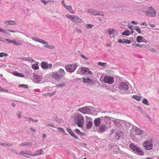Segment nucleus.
<instances>
[{"mask_svg":"<svg viewBox=\"0 0 159 159\" xmlns=\"http://www.w3.org/2000/svg\"><path fill=\"white\" fill-rule=\"evenodd\" d=\"M65 72L62 69H60L57 71L53 72L51 75L56 80L59 81L65 75Z\"/></svg>","mask_w":159,"mask_h":159,"instance_id":"1","label":"nucleus"},{"mask_svg":"<svg viewBox=\"0 0 159 159\" xmlns=\"http://www.w3.org/2000/svg\"><path fill=\"white\" fill-rule=\"evenodd\" d=\"M155 143L154 139L150 138L143 143H142V146L144 149L147 150H150L152 149L153 145Z\"/></svg>","mask_w":159,"mask_h":159,"instance_id":"2","label":"nucleus"},{"mask_svg":"<svg viewBox=\"0 0 159 159\" xmlns=\"http://www.w3.org/2000/svg\"><path fill=\"white\" fill-rule=\"evenodd\" d=\"M129 84L128 83L122 82L120 83L118 86L117 89L120 93H126L129 88Z\"/></svg>","mask_w":159,"mask_h":159,"instance_id":"3","label":"nucleus"},{"mask_svg":"<svg viewBox=\"0 0 159 159\" xmlns=\"http://www.w3.org/2000/svg\"><path fill=\"white\" fill-rule=\"evenodd\" d=\"M129 147L135 153L138 154L140 155H143V152L138 147L134 145L133 143H131L130 144Z\"/></svg>","mask_w":159,"mask_h":159,"instance_id":"4","label":"nucleus"},{"mask_svg":"<svg viewBox=\"0 0 159 159\" xmlns=\"http://www.w3.org/2000/svg\"><path fill=\"white\" fill-rule=\"evenodd\" d=\"M76 123L78 126L82 127L84 122V117L81 114H79L75 118Z\"/></svg>","mask_w":159,"mask_h":159,"instance_id":"5","label":"nucleus"},{"mask_svg":"<svg viewBox=\"0 0 159 159\" xmlns=\"http://www.w3.org/2000/svg\"><path fill=\"white\" fill-rule=\"evenodd\" d=\"M156 11L152 7H150L146 13V15L148 16L154 17L156 16Z\"/></svg>","mask_w":159,"mask_h":159,"instance_id":"6","label":"nucleus"},{"mask_svg":"<svg viewBox=\"0 0 159 159\" xmlns=\"http://www.w3.org/2000/svg\"><path fill=\"white\" fill-rule=\"evenodd\" d=\"M77 67L76 63L68 65L66 66L65 68L66 70L69 72H72L74 71Z\"/></svg>","mask_w":159,"mask_h":159,"instance_id":"7","label":"nucleus"},{"mask_svg":"<svg viewBox=\"0 0 159 159\" xmlns=\"http://www.w3.org/2000/svg\"><path fill=\"white\" fill-rule=\"evenodd\" d=\"M41 67L43 69H51L52 66V64L51 63H48L47 62L42 61L41 63Z\"/></svg>","mask_w":159,"mask_h":159,"instance_id":"8","label":"nucleus"},{"mask_svg":"<svg viewBox=\"0 0 159 159\" xmlns=\"http://www.w3.org/2000/svg\"><path fill=\"white\" fill-rule=\"evenodd\" d=\"M133 129L134 130V132L137 135H145L146 134L145 131L141 130L137 127H134Z\"/></svg>","mask_w":159,"mask_h":159,"instance_id":"9","label":"nucleus"},{"mask_svg":"<svg viewBox=\"0 0 159 159\" xmlns=\"http://www.w3.org/2000/svg\"><path fill=\"white\" fill-rule=\"evenodd\" d=\"M103 81L105 83L109 84H111L114 82V80L113 78L112 77L105 76L104 77Z\"/></svg>","mask_w":159,"mask_h":159,"instance_id":"10","label":"nucleus"},{"mask_svg":"<svg viewBox=\"0 0 159 159\" xmlns=\"http://www.w3.org/2000/svg\"><path fill=\"white\" fill-rule=\"evenodd\" d=\"M33 76L34 77V82L39 83L41 81L43 78V77L41 75H36L35 73H34Z\"/></svg>","mask_w":159,"mask_h":159,"instance_id":"11","label":"nucleus"},{"mask_svg":"<svg viewBox=\"0 0 159 159\" xmlns=\"http://www.w3.org/2000/svg\"><path fill=\"white\" fill-rule=\"evenodd\" d=\"M103 118L102 117H101V118L100 117H98L97 118L95 119L94 120V122L95 125L97 127H99L100 126L102 121L101 120H102V118Z\"/></svg>","mask_w":159,"mask_h":159,"instance_id":"12","label":"nucleus"},{"mask_svg":"<svg viewBox=\"0 0 159 159\" xmlns=\"http://www.w3.org/2000/svg\"><path fill=\"white\" fill-rule=\"evenodd\" d=\"M88 12L91 15L94 16L100 15L99 13L97 10H93L92 9H89L88 10Z\"/></svg>","mask_w":159,"mask_h":159,"instance_id":"13","label":"nucleus"},{"mask_svg":"<svg viewBox=\"0 0 159 159\" xmlns=\"http://www.w3.org/2000/svg\"><path fill=\"white\" fill-rule=\"evenodd\" d=\"M112 121L114 123L115 125L118 127H120L122 123H123L122 120L115 118H114L112 120Z\"/></svg>","mask_w":159,"mask_h":159,"instance_id":"14","label":"nucleus"},{"mask_svg":"<svg viewBox=\"0 0 159 159\" xmlns=\"http://www.w3.org/2000/svg\"><path fill=\"white\" fill-rule=\"evenodd\" d=\"M108 32L111 38H114L117 33L116 30L111 29H109Z\"/></svg>","mask_w":159,"mask_h":159,"instance_id":"15","label":"nucleus"},{"mask_svg":"<svg viewBox=\"0 0 159 159\" xmlns=\"http://www.w3.org/2000/svg\"><path fill=\"white\" fill-rule=\"evenodd\" d=\"M106 124L103 123V122H102V124L99 127L98 131L99 132H104L106 128Z\"/></svg>","mask_w":159,"mask_h":159,"instance_id":"16","label":"nucleus"},{"mask_svg":"<svg viewBox=\"0 0 159 159\" xmlns=\"http://www.w3.org/2000/svg\"><path fill=\"white\" fill-rule=\"evenodd\" d=\"M66 130L71 136L74 137L77 139H78V137L75 136L73 131L70 129V128L67 127Z\"/></svg>","mask_w":159,"mask_h":159,"instance_id":"17","label":"nucleus"},{"mask_svg":"<svg viewBox=\"0 0 159 159\" xmlns=\"http://www.w3.org/2000/svg\"><path fill=\"white\" fill-rule=\"evenodd\" d=\"M65 8L70 13L73 14L75 13V12L73 11L71 6H66Z\"/></svg>","mask_w":159,"mask_h":159,"instance_id":"18","label":"nucleus"},{"mask_svg":"<svg viewBox=\"0 0 159 159\" xmlns=\"http://www.w3.org/2000/svg\"><path fill=\"white\" fill-rule=\"evenodd\" d=\"M82 20L79 17L77 16H74V19L73 20V22L76 23H81L82 22Z\"/></svg>","mask_w":159,"mask_h":159,"instance_id":"19","label":"nucleus"},{"mask_svg":"<svg viewBox=\"0 0 159 159\" xmlns=\"http://www.w3.org/2000/svg\"><path fill=\"white\" fill-rule=\"evenodd\" d=\"M83 113L89 114L91 112V110L88 107H83Z\"/></svg>","mask_w":159,"mask_h":159,"instance_id":"20","label":"nucleus"},{"mask_svg":"<svg viewBox=\"0 0 159 159\" xmlns=\"http://www.w3.org/2000/svg\"><path fill=\"white\" fill-rule=\"evenodd\" d=\"M32 145V143H31L29 142H24L22 143H20V147H21V146L25 147V146H31Z\"/></svg>","mask_w":159,"mask_h":159,"instance_id":"21","label":"nucleus"},{"mask_svg":"<svg viewBox=\"0 0 159 159\" xmlns=\"http://www.w3.org/2000/svg\"><path fill=\"white\" fill-rule=\"evenodd\" d=\"M4 23L7 25H15V22L14 21L9 20L5 21Z\"/></svg>","mask_w":159,"mask_h":159,"instance_id":"22","label":"nucleus"},{"mask_svg":"<svg viewBox=\"0 0 159 159\" xmlns=\"http://www.w3.org/2000/svg\"><path fill=\"white\" fill-rule=\"evenodd\" d=\"M83 82L84 83L87 82H89L93 80L89 79V78H88L87 77H83Z\"/></svg>","mask_w":159,"mask_h":159,"instance_id":"23","label":"nucleus"},{"mask_svg":"<svg viewBox=\"0 0 159 159\" xmlns=\"http://www.w3.org/2000/svg\"><path fill=\"white\" fill-rule=\"evenodd\" d=\"M81 74H84L85 73L87 72L89 70V69L84 67H82L81 68Z\"/></svg>","mask_w":159,"mask_h":159,"instance_id":"24","label":"nucleus"},{"mask_svg":"<svg viewBox=\"0 0 159 159\" xmlns=\"http://www.w3.org/2000/svg\"><path fill=\"white\" fill-rule=\"evenodd\" d=\"M13 74L14 75L18 76L21 77H24V75L23 74L18 73L16 71H15L13 72Z\"/></svg>","mask_w":159,"mask_h":159,"instance_id":"25","label":"nucleus"},{"mask_svg":"<svg viewBox=\"0 0 159 159\" xmlns=\"http://www.w3.org/2000/svg\"><path fill=\"white\" fill-rule=\"evenodd\" d=\"M93 124V123L92 121H87L86 122V125L87 129L90 128L92 126Z\"/></svg>","mask_w":159,"mask_h":159,"instance_id":"26","label":"nucleus"},{"mask_svg":"<svg viewBox=\"0 0 159 159\" xmlns=\"http://www.w3.org/2000/svg\"><path fill=\"white\" fill-rule=\"evenodd\" d=\"M0 32H1L2 33L4 34H7L8 35L10 36L11 35V34H9V32H8V30H6L3 29L1 28L0 27Z\"/></svg>","mask_w":159,"mask_h":159,"instance_id":"27","label":"nucleus"},{"mask_svg":"<svg viewBox=\"0 0 159 159\" xmlns=\"http://www.w3.org/2000/svg\"><path fill=\"white\" fill-rule=\"evenodd\" d=\"M133 98L137 101H139L141 100V96L134 95L133 96Z\"/></svg>","mask_w":159,"mask_h":159,"instance_id":"28","label":"nucleus"},{"mask_svg":"<svg viewBox=\"0 0 159 159\" xmlns=\"http://www.w3.org/2000/svg\"><path fill=\"white\" fill-rule=\"evenodd\" d=\"M130 34V32L129 30H125L122 33V35L129 36Z\"/></svg>","mask_w":159,"mask_h":159,"instance_id":"29","label":"nucleus"},{"mask_svg":"<svg viewBox=\"0 0 159 159\" xmlns=\"http://www.w3.org/2000/svg\"><path fill=\"white\" fill-rule=\"evenodd\" d=\"M43 152L42 149H40L35 154L33 155V156H36L40 155L42 154L43 153Z\"/></svg>","mask_w":159,"mask_h":159,"instance_id":"30","label":"nucleus"},{"mask_svg":"<svg viewBox=\"0 0 159 159\" xmlns=\"http://www.w3.org/2000/svg\"><path fill=\"white\" fill-rule=\"evenodd\" d=\"M66 85L65 83H63L61 84H57L55 86L56 88H63L64 86Z\"/></svg>","mask_w":159,"mask_h":159,"instance_id":"31","label":"nucleus"},{"mask_svg":"<svg viewBox=\"0 0 159 159\" xmlns=\"http://www.w3.org/2000/svg\"><path fill=\"white\" fill-rule=\"evenodd\" d=\"M109 117L107 116H105L103 117V120H104V121L103 122L102 121V123L103 122V123L106 124L105 123H107V122L109 121Z\"/></svg>","mask_w":159,"mask_h":159,"instance_id":"32","label":"nucleus"},{"mask_svg":"<svg viewBox=\"0 0 159 159\" xmlns=\"http://www.w3.org/2000/svg\"><path fill=\"white\" fill-rule=\"evenodd\" d=\"M143 39V37L141 36H138L136 38V41L138 43H140L141 42Z\"/></svg>","mask_w":159,"mask_h":159,"instance_id":"33","label":"nucleus"},{"mask_svg":"<svg viewBox=\"0 0 159 159\" xmlns=\"http://www.w3.org/2000/svg\"><path fill=\"white\" fill-rule=\"evenodd\" d=\"M32 68L34 70H36L39 69V67L37 64H34L32 66Z\"/></svg>","mask_w":159,"mask_h":159,"instance_id":"34","label":"nucleus"},{"mask_svg":"<svg viewBox=\"0 0 159 159\" xmlns=\"http://www.w3.org/2000/svg\"><path fill=\"white\" fill-rule=\"evenodd\" d=\"M66 16L67 18L70 19L73 21L74 19V16L69 14H67Z\"/></svg>","mask_w":159,"mask_h":159,"instance_id":"35","label":"nucleus"},{"mask_svg":"<svg viewBox=\"0 0 159 159\" xmlns=\"http://www.w3.org/2000/svg\"><path fill=\"white\" fill-rule=\"evenodd\" d=\"M38 42L44 44L45 45H47L48 44V43L47 42L40 39H39Z\"/></svg>","mask_w":159,"mask_h":159,"instance_id":"36","label":"nucleus"},{"mask_svg":"<svg viewBox=\"0 0 159 159\" xmlns=\"http://www.w3.org/2000/svg\"><path fill=\"white\" fill-rule=\"evenodd\" d=\"M26 120L27 121H31L33 122H37L38 121V120H34L33 118L31 117H26Z\"/></svg>","mask_w":159,"mask_h":159,"instance_id":"37","label":"nucleus"},{"mask_svg":"<svg viewBox=\"0 0 159 159\" xmlns=\"http://www.w3.org/2000/svg\"><path fill=\"white\" fill-rule=\"evenodd\" d=\"M98 65L101 66L103 67H104L106 66L107 63L105 62L102 63L101 62H99L98 63Z\"/></svg>","mask_w":159,"mask_h":159,"instance_id":"38","label":"nucleus"},{"mask_svg":"<svg viewBox=\"0 0 159 159\" xmlns=\"http://www.w3.org/2000/svg\"><path fill=\"white\" fill-rule=\"evenodd\" d=\"M8 55L7 53H4L3 52H0V57H7Z\"/></svg>","mask_w":159,"mask_h":159,"instance_id":"39","label":"nucleus"},{"mask_svg":"<svg viewBox=\"0 0 159 159\" xmlns=\"http://www.w3.org/2000/svg\"><path fill=\"white\" fill-rule=\"evenodd\" d=\"M19 88L23 87L24 88H26L27 89L28 88V85H25L24 84H20L18 85Z\"/></svg>","mask_w":159,"mask_h":159,"instance_id":"40","label":"nucleus"},{"mask_svg":"<svg viewBox=\"0 0 159 159\" xmlns=\"http://www.w3.org/2000/svg\"><path fill=\"white\" fill-rule=\"evenodd\" d=\"M0 145H2L3 146H11L12 145V144L10 143H0Z\"/></svg>","mask_w":159,"mask_h":159,"instance_id":"41","label":"nucleus"},{"mask_svg":"<svg viewBox=\"0 0 159 159\" xmlns=\"http://www.w3.org/2000/svg\"><path fill=\"white\" fill-rule=\"evenodd\" d=\"M142 102L143 104H144L147 105H149V103H148V101L147 100L146 98H144L143 99V100Z\"/></svg>","mask_w":159,"mask_h":159,"instance_id":"42","label":"nucleus"},{"mask_svg":"<svg viewBox=\"0 0 159 159\" xmlns=\"http://www.w3.org/2000/svg\"><path fill=\"white\" fill-rule=\"evenodd\" d=\"M135 30L137 31L139 33H141V31L140 29V28L138 26H136L134 27Z\"/></svg>","mask_w":159,"mask_h":159,"instance_id":"43","label":"nucleus"},{"mask_svg":"<svg viewBox=\"0 0 159 159\" xmlns=\"http://www.w3.org/2000/svg\"><path fill=\"white\" fill-rule=\"evenodd\" d=\"M46 125H49L50 126H52L53 128H57L56 125L53 123H47L46 124Z\"/></svg>","mask_w":159,"mask_h":159,"instance_id":"44","label":"nucleus"},{"mask_svg":"<svg viewBox=\"0 0 159 159\" xmlns=\"http://www.w3.org/2000/svg\"><path fill=\"white\" fill-rule=\"evenodd\" d=\"M31 39H32L33 40L37 42H38L39 39L37 38V37H32L31 38H30Z\"/></svg>","mask_w":159,"mask_h":159,"instance_id":"45","label":"nucleus"},{"mask_svg":"<svg viewBox=\"0 0 159 159\" xmlns=\"http://www.w3.org/2000/svg\"><path fill=\"white\" fill-rule=\"evenodd\" d=\"M75 132L77 134L80 135H83V133H82L80 132V131L77 129H75Z\"/></svg>","mask_w":159,"mask_h":159,"instance_id":"46","label":"nucleus"},{"mask_svg":"<svg viewBox=\"0 0 159 159\" xmlns=\"http://www.w3.org/2000/svg\"><path fill=\"white\" fill-rule=\"evenodd\" d=\"M56 92H53L52 93H47V95H48L49 97H51L53 95H54L55 94Z\"/></svg>","mask_w":159,"mask_h":159,"instance_id":"47","label":"nucleus"},{"mask_svg":"<svg viewBox=\"0 0 159 159\" xmlns=\"http://www.w3.org/2000/svg\"><path fill=\"white\" fill-rule=\"evenodd\" d=\"M40 1L44 4H47L49 2H50L51 0H49L48 1H45V0H40Z\"/></svg>","mask_w":159,"mask_h":159,"instance_id":"48","label":"nucleus"},{"mask_svg":"<svg viewBox=\"0 0 159 159\" xmlns=\"http://www.w3.org/2000/svg\"><path fill=\"white\" fill-rule=\"evenodd\" d=\"M124 40V43H127V44H129L130 43H131V41H130V40H128V39H123Z\"/></svg>","mask_w":159,"mask_h":159,"instance_id":"49","label":"nucleus"},{"mask_svg":"<svg viewBox=\"0 0 159 159\" xmlns=\"http://www.w3.org/2000/svg\"><path fill=\"white\" fill-rule=\"evenodd\" d=\"M136 46L137 47H139L140 48H142V47H145V44H141L137 43L136 44Z\"/></svg>","mask_w":159,"mask_h":159,"instance_id":"50","label":"nucleus"},{"mask_svg":"<svg viewBox=\"0 0 159 159\" xmlns=\"http://www.w3.org/2000/svg\"><path fill=\"white\" fill-rule=\"evenodd\" d=\"M25 154L28 155L30 156H33V155H32L29 152V151L27 150L25 151Z\"/></svg>","mask_w":159,"mask_h":159,"instance_id":"51","label":"nucleus"},{"mask_svg":"<svg viewBox=\"0 0 159 159\" xmlns=\"http://www.w3.org/2000/svg\"><path fill=\"white\" fill-rule=\"evenodd\" d=\"M27 61H29L30 62H33L34 60H33V59H32V58H31L28 57V58H27Z\"/></svg>","mask_w":159,"mask_h":159,"instance_id":"52","label":"nucleus"},{"mask_svg":"<svg viewBox=\"0 0 159 159\" xmlns=\"http://www.w3.org/2000/svg\"><path fill=\"white\" fill-rule=\"evenodd\" d=\"M44 47L47 48H51V49H52V48H54V47L53 46H51V45H46V46H45Z\"/></svg>","mask_w":159,"mask_h":159,"instance_id":"53","label":"nucleus"},{"mask_svg":"<svg viewBox=\"0 0 159 159\" xmlns=\"http://www.w3.org/2000/svg\"><path fill=\"white\" fill-rule=\"evenodd\" d=\"M1 90H0V91H1L2 92H8V91L7 90V89H3L2 88H1Z\"/></svg>","mask_w":159,"mask_h":159,"instance_id":"54","label":"nucleus"},{"mask_svg":"<svg viewBox=\"0 0 159 159\" xmlns=\"http://www.w3.org/2000/svg\"><path fill=\"white\" fill-rule=\"evenodd\" d=\"M16 44H16V45H21L22 44V41H18L16 42Z\"/></svg>","mask_w":159,"mask_h":159,"instance_id":"55","label":"nucleus"},{"mask_svg":"<svg viewBox=\"0 0 159 159\" xmlns=\"http://www.w3.org/2000/svg\"><path fill=\"white\" fill-rule=\"evenodd\" d=\"M57 129L59 130V131L60 132L62 131L63 133L65 132L63 129L61 127H58Z\"/></svg>","mask_w":159,"mask_h":159,"instance_id":"56","label":"nucleus"},{"mask_svg":"<svg viewBox=\"0 0 159 159\" xmlns=\"http://www.w3.org/2000/svg\"><path fill=\"white\" fill-rule=\"evenodd\" d=\"M18 59L21 60L23 61H27V58L25 57H21V58H19Z\"/></svg>","mask_w":159,"mask_h":159,"instance_id":"57","label":"nucleus"},{"mask_svg":"<svg viewBox=\"0 0 159 159\" xmlns=\"http://www.w3.org/2000/svg\"><path fill=\"white\" fill-rule=\"evenodd\" d=\"M118 41L119 43H124L125 42L124 40L123 41L121 39H118Z\"/></svg>","mask_w":159,"mask_h":159,"instance_id":"58","label":"nucleus"},{"mask_svg":"<svg viewBox=\"0 0 159 159\" xmlns=\"http://www.w3.org/2000/svg\"><path fill=\"white\" fill-rule=\"evenodd\" d=\"M93 26V25L90 24H87L86 25V27L87 28H92Z\"/></svg>","mask_w":159,"mask_h":159,"instance_id":"59","label":"nucleus"},{"mask_svg":"<svg viewBox=\"0 0 159 159\" xmlns=\"http://www.w3.org/2000/svg\"><path fill=\"white\" fill-rule=\"evenodd\" d=\"M128 27L131 30H133L134 29V26L132 25H129L128 26Z\"/></svg>","mask_w":159,"mask_h":159,"instance_id":"60","label":"nucleus"},{"mask_svg":"<svg viewBox=\"0 0 159 159\" xmlns=\"http://www.w3.org/2000/svg\"><path fill=\"white\" fill-rule=\"evenodd\" d=\"M76 30L78 32H79V33H81V30L79 29V28H76Z\"/></svg>","mask_w":159,"mask_h":159,"instance_id":"61","label":"nucleus"},{"mask_svg":"<svg viewBox=\"0 0 159 159\" xmlns=\"http://www.w3.org/2000/svg\"><path fill=\"white\" fill-rule=\"evenodd\" d=\"M141 42H143L145 43H147V41L145 39H142V40Z\"/></svg>","mask_w":159,"mask_h":159,"instance_id":"62","label":"nucleus"},{"mask_svg":"<svg viewBox=\"0 0 159 159\" xmlns=\"http://www.w3.org/2000/svg\"><path fill=\"white\" fill-rule=\"evenodd\" d=\"M11 43H13L14 45H16V44H16V41L14 40H11Z\"/></svg>","mask_w":159,"mask_h":159,"instance_id":"63","label":"nucleus"},{"mask_svg":"<svg viewBox=\"0 0 159 159\" xmlns=\"http://www.w3.org/2000/svg\"><path fill=\"white\" fill-rule=\"evenodd\" d=\"M61 3L64 7H66V5L65 4L64 1H62Z\"/></svg>","mask_w":159,"mask_h":159,"instance_id":"64","label":"nucleus"}]
</instances>
